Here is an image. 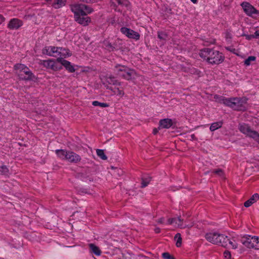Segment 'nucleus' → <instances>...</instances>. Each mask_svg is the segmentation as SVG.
Returning a JSON list of instances; mask_svg holds the SVG:
<instances>
[{
  "mask_svg": "<svg viewBox=\"0 0 259 259\" xmlns=\"http://www.w3.org/2000/svg\"><path fill=\"white\" fill-rule=\"evenodd\" d=\"M90 251L95 254L96 255L99 256L101 255L102 251L100 248L93 243L89 244Z\"/></svg>",
  "mask_w": 259,
  "mask_h": 259,
  "instance_id": "5701e85b",
  "label": "nucleus"
},
{
  "mask_svg": "<svg viewBox=\"0 0 259 259\" xmlns=\"http://www.w3.org/2000/svg\"><path fill=\"white\" fill-rule=\"evenodd\" d=\"M258 1H259V0H258Z\"/></svg>",
  "mask_w": 259,
  "mask_h": 259,
  "instance_id": "680f3d73",
  "label": "nucleus"
},
{
  "mask_svg": "<svg viewBox=\"0 0 259 259\" xmlns=\"http://www.w3.org/2000/svg\"><path fill=\"white\" fill-rule=\"evenodd\" d=\"M157 222L159 224H163L164 222V218H161L157 220Z\"/></svg>",
  "mask_w": 259,
  "mask_h": 259,
  "instance_id": "8fccbe9b",
  "label": "nucleus"
},
{
  "mask_svg": "<svg viewBox=\"0 0 259 259\" xmlns=\"http://www.w3.org/2000/svg\"><path fill=\"white\" fill-rule=\"evenodd\" d=\"M250 138L253 139L259 144V134L257 132L254 131L252 132V135H250Z\"/></svg>",
  "mask_w": 259,
  "mask_h": 259,
  "instance_id": "58836bf2",
  "label": "nucleus"
},
{
  "mask_svg": "<svg viewBox=\"0 0 259 259\" xmlns=\"http://www.w3.org/2000/svg\"><path fill=\"white\" fill-rule=\"evenodd\" d=\"M151 180V177L146 176L142 178V183L141 187L143 188L148 186Z\"/></svg>",
  "mask_w": 259,
  "mask_h": 259,
  "instance_id": "393cba45",
  "label": "nucleus"
},
{
  "mask_svg": "<svg viewBox=\"0 0 259 259\" xmlns=\"http://www.w3.org/2000/svg\"><path fill=\"white\" fill-rule=\"evenodd\" d=\"M49 47H50V54H51V56H56V55H55L54 54L56 53L58 55V51L59 49H58V47H53V46H50Z\"/></svg>",
  "mask_w": 259,
  "mask_h": 259,
  "instance_id": "c9c22d12",
  "label": "nucleus"
},
{
  "mask_svg": "<svg viewBox=\"0 0 259 259\" xmlns=\"http://www.w3.org/2000/svg\"><path fill=\"white\" fill-rule=\"evenodd\" d=\"M118 5L122 7L128 8L130 6L131 3L128 0H115Z\"/></svg>",
  "mask_w": 259,
  "mask_h": 259,
  "instance_id": "7c9ffc66",
  "label": "nucleus"
},
{
  "mask_svg": "<svg viewBox=\"0 0 259 259\" xmlns=\"http://www.w3.org/2000/svg\"><path fill=\"white\" fill-rule=\"evenodd\" d=\"M200 57L209 64L218 65L224 62L223 54L214 49L204 48L200 50Z\"/></svg>",
  "mask_w": 259,
  "mask_h": 259,
  "instance_id": "f257e3e1",
  "label": "nucleus"
},
{
  "mask_svg": "<svg viewBox=\"0 0 259 259\" xmlns=\"http://www.w3.org/2000/svg\"><path fill=\"white\" fill-rule=\"evenodd\" d=\"M56 153L60 158L66 160L68 154V151L63 149H59L56 150Z\"/></svg>",
  "mask_w": 259,
  "mask_h": 259,
  "instance_id": "b1692460",
  "label": "nucleus"
},
{
  "mask_svg": "<svg viewBox=\"0 0 259 259\" xmlns=\"http://www.w3.org/2000/svg\"><path fill=\"white\" fill-rule=\"evenodd\" d=\"M41 64L47 68L51 69L55 71L60 70L62 69V65H60V62L57 59L55 60L53 59L43 60Z\"/></svg>",
  "mask_w": 259,
  "mask_h": 259,
  "instance_id": "0eeeda50",
  "label": "nucleus"
},
{
  "mask_svg": "<svg viewBox=\"0 0 259 259\" xmlns=\"http://www.w3.org/2000/svg\"><path fill=\"white\" fill-rule=\"evenodd\" d=\"M253 244H252V246H254V247H251V248H254L255 249H259V240L258 238L257 237V241L255 242H252Z\"/></svg>",
  "mask_w": 259,
  "mask_h": 259,
  "instance_id": "c03bdc74",
  "label": "nucleus"
},
{
  "mask_svg": "<svg viewBox=\"0 0 259 259\" xmlns=\"http://www.w3.org/2000/svg\"><path fill=\"white\" fill-rule=\"evenodd\" d=\"M97 155L103 160H106L107 157L105 154L104 151L102 149H97L96 150Z\"/></svg>",
  "mask_w": 259,
  "mask_h": 259,
  "instance_id": "2f4dec72",
  "label": "nucleus"
},
{
  "mask_svg": "<svg viewBox=\"0 0 259 259\" xmlns=\"http://www.w3.org/2000/svg\"><path fill=\"white\" fill-rule=\"evenodd\" d=\"M177 219L176 218H170L168 220V223L169 224H172L174 223H175V222L176 221Z\"/></svg>",
  "mask_w": 259,
  "mask_h": 259,
  "instance_id": "49530a36",
  "label": "nucleus"
},
{
  "mask_svg": "<svg viewBox=\"0 0 259 259\" xmlns=\"http://www.w3.org/2000/svg\"><path fill=\"white\" fill-rule=\"evenodd\" d=\"M66 160L71 163H77L81 161V158L80 155L76 153L71 151H68Z\"/></svg>",
  "mask_w": 259,
  "mask_h": 259,
  "instance_id": "2eb2a0df",
  "label": "nucleus"
},
{
  "mask_svg": "<svg viewBox=\"0 0 259 259\" xmlns=\"http://www.w3.org/2000/svg\"><path fill=\"white\" fill-rule=\"evenodd\" d=\"M172 121L171 119L169 118H164L163 119H161L159 121V127L161 128H169L172 125Z\"/></svg>",
  "mask_w": 259,
  "mask_h": 259,
  "instance_id": "aec40b11",
  "label": "nucleus"
},
{
  "mask_svg": "<svg viewBox=\"0 0 259 259\" xmlns=\"http://www.w3.org/2000/svg\"><path fill=\"white\" fill-rule=\"evenodd\" d=\"M200 72V71H198V73H197L198 74Z\"/></svg>",
  "mask_w": 259,
  "mask_h": 259,
  "instance_id": "bf43d9fd",
  "label": "nucleus"
},
{
  "mask_svg": "<svg viewBox=\"0 0 259 259\" xmlns=\"http://www.w3.org/2000/svg\"><path fill=\"white\" fill-rule=\"evenodd\" d=\"M23 25V22L17 18L12 19L8 24V27L10 29H18Z\"/></svg>",
  "mask_w": 259,
  "mask_h": 259,
  "instance_id": "dca6fc26",
  "label": "nucleus"
},
{
  "mask_svg": "<svg viewBox=\"0 0 259 259\" xmlns=\"http://www.w3.org/2000/svg\"><path fill=\"white\" fill-rule=\"evenodd\" d=\"M14 69L20 80L30 81L36 78L32 72L24 64H16L14 66Z\"/></svg>",
  "mask_w": 259,
  "mask_h": 259,
  "instance_id": "f03ea898",
  "label": "nucleus"
},
{
  "mask_svg": "<svg viewBox=\"0 0 259 259\" xmlns=\"http://www.w3.org/2000/svg\"><path fill=\"white\" fill-rule=\"evenodd\" d=\"M258 16H259V14H258Z\"/></svg>",
  "mask_w": 259,
  "mask_h": 259,
  "instance_id": "052dcab7",
  "label": "nucleus"
},
{
  "mask_svg": "<svg viewBox=\"0 0 259 259\" xmlns=\"http://www.w3.org/2000/svg\"><path fill=\"white\" fill-rule=\"evenodd\" d=\"M253 34L254 38H259V30H256Z\"/></svg>",
  "mask_w": 259,
  "mask_h": 259,
  "instance_id": "09e8293b",
  "label": "nucleus"
},
{
  "mask_svg": "<svg viewBox=\"0 0 259 259\" xmlns=\"http://www.w3.org/2000/svg\"><path fill=\"white\" fill-rule=\"evenodd\" d=\"M177 220L175 222V223L178 225V226L181 228H185L186 227H191L192 225L189 226L188 225L184 226L183 224V219H181V217H179L178 218H176Z\"/></svg>",
  "mask_w": 259,
  "mask_h": 259,
  "instance_id": "c85d7f7f",
  "label": "nucleus"
},
{
  "mask_svg": "<svg viewBox=\"0 0 259 259\" xmlns=\"http://www.w3.org/2000/svg\"><path fill=\"white\" fill-rule=\"evenodd\" d=\"M42 53L44 55H47L48 56H51V54H50V47H45L42 50Z\"/></svg>",
  "mask_w": 259,
  "mask_h": 259,
  "instance_id": "79ce46f5",
  "label": "nucleus"
},
{
  "mask_svg": "<svg viewBox=\"0 0 259 259\" xmlns=\"http://www.w3.org/2000/svg\"><path fill=\"white\" fill-rule=\"evenodd\" d=\"M191 1L194 4H196L197 3V0H191Z\"/></svg>",
  "mask_w": 259,
  "mask_h": 259,
  "instance_id": "6e6d98bb",
  "label": "nucleus"
},
{
  "mask_svg": "<svg viewBox=\"0 0 259 259\" xmlns=\"http://www.w3.org/2000/svg\"><path fill=\"white\" fill-rule=\"evenodd\" d=\"M9 169L6 165L0 166V174L2 175L8 176L9 174Z\"/></svg>",
  "mask_w": 259,
  "mask_h": 259,
  "instance_id": "c756f323",
  "label": "nucleus"
},
{
  "mask_svg": "<svg viewBox=\"0 0 259 259\" xmlns=\"http://www.w3.org/2000/svg\"><path fill=\"white\" fill-rule=\"evenodd\" d=\"M239 130L242 133L247 135L249 137H250V135H252V133L254 131L252 130L248 124L246 123L239 124Z\"/></svg>",
  "mask_w": 259,
  "mask_h": 259,
  "instance_id": "a211bd4d",
  "label": "nucleus"
},
{
  "mask_svg": "<svg viewBox=\"0 0 259 259\" xmlns=\"http://www.w3.org/2000/svg\"><path fill=\"white\" fill-rule=\"evenodd\" d=\"M214 98L217 100L218 99V102L220 103H223L235 110H241L243 107L242 102L241 99L238 98H226L224 97L215 95Z\"/></svg>",
  "mask_w": 259,
  "mask_h": 259,
  "instance_id": "7ed1b4c3",
  "label": "nucleus"
},
{
  "mask_svg": "<svg viewBox=\"0 0 259 259\" xmlns=\"http://www.w3.org/2000/svg\"><path fill=\"white\" fill-rule=\"evenodd\" d=\"M49 6L55 9H60L65 6L66 0H45Z\"/></svg>",
  "mask_w": 259,
  "mask_h": 259,
  "instance_id": "f8f14e48",
  "label": "nucleus"
},
{
  "mask_svg": "<svg viewBox=\"0 0 259 259\" xmlns=\"http://www.w3.org/2000/svg\"><path fill=\"white\" fill-rule=\"evenodd\" d=\"M158 129H157V128H154V129H153V134L154 135H156V134L158 133Z\"/></svg>",
  "mask_w": 259,
  "mask_h": 259,
  "instance_id": "5fc2aeb1",
  "label": "nucleus"
},
{
  "mask_svg": "<svg viewBox=\"0 0 259 259\" xmlns=\"http://www.w3.org/2000/svg\"><path fill=\"white\" fill-rule=\"evenodd\" d=\"M94 106H100L101 107H108L109 105L106 103H101L98 101H94L92 103Z\"/></svg>",
  "mask_w": 259,
  "mask_h": 259,
  "instance_id": "473e14b6",
  "label": "nucleus"
},
{
  "mask_svg": "<svg viewBox=\"0 0 259 259\" xmlns=\"http://www.w3.org/2000/svg\"><path fill=\"white\" fill-rule=\"evenodd\" d=\"M82 7H83V12H85L87 14H90L93 11V9L91 7H90L87 5L82 4Z\"/></svg>",
  "mask_w": 259,
  "mask_h": 259,
  "instance_id": "4c0bfd02",
  "label": "nucleus"
},
{
  "mask_svg": "<svg viewBox=\"0 0 259 259\" xmlns=\"http://www.w3.org/2000/svg\"><path fill=\"white\" fill-rule=\"evenodd\" d=\"M162 257L164 259H176L172 255H171L168 252H163L162 254Z\"/></svg>",
  "mask_w": 259,
  "mask_h": 259,
  "instance_id": "a19ab883",
  "label": "nucleus"
},
{
  "mask_svg": "<svg viewBox=\"0 0 259 259\" xmlns=\"http://www.w3.org/2000/svg\"><path fill=\"white\" fill-rule=\"evenodd\" d=\"M102 0H90L89 1V2H90V3H97L98 2H100V1H102Z\"/></svg>",
  "mask_w": 259,
  "mask_h": 259,
  "instance_id": "864d4df0",
  "label": "nucleus"
},
{
  "mask_svg": "<svg viewBox=\"0 0 259 259\" xmlns=\"http://www.w3.org/2000/svg\"><path fill=\"white\" fill-rule=\"evenodd\" d=\"M105 48L109 51V52H113L115 51L118 50L119 48L116 43H113V44L110 42L108 40H104L103 42Z\"/></svg>",
  "mask_w": 259,
  "mask_h": 259,
  "instance_id": "6ab92c4d",
  "label": "nucleus"
},
{
  "mask_svg": "<svg viewBox=\"0 0 259 259\" xmlns=\"http://www.w3.org/2000/svg\"><path fill=\"white\" fill-rule=\"evenodd\" d=\"M256 60V57L255 56H249L244 61V64L246 66H249L251 64V61H254Z\"/></svg>",
  "mask_w": 259,
  "mask_h": 259,
  "instance_id": "72a5a7b5",
  "label": "nucleus"
},
{
  "mask_svg": "<svg viewBox=\"0 0 259 259\" xmlns=\"http://www.w3.org/2000/svg\"><path fill=\"white\" fill-rule=\"evenodd\" d=\"M0 20H1V23L3 22L5 20V17L3 16V15L0 14Z\"/></svg>",
  "mask_w": 259,
  "mask_h": 259,
  "instance_id": "3c124183",
  "label": "nucleus"
},
{
  "mask_svg": "<svg viewBox=\"0 0 259 259\" xmlns=\"http://www.w3.org/2000/svg\"><path fill=\"white\" fill-rule=\"evenodd\" d=\"M258 199L259 194L257 193H255L248 200L244 202V205L246 207H248L253 203L256 202Z\"/></svg>",
  "mask_w": 259,
  "mask_h": 259,
  "instance_id": "412c9836",
  "label": "nucleus"
},
{
  "mask_svg": "<svg viewBox=\"0 0 259 259\" xmlns=\"http://www.w3.org/2000/svg\"><path fill=\"white\" fill-rule=\"evenodd\" d=\"M191 138H192V139H193L195 138V135H194V134H193V135H191Z\"/></svg>",
  "mask_w": 259,
  "mask_h": 259,
  "instance_id": "13d9d810",
  "label": "nucleus"
},
{
  "mask_svg": "<svg viewBox=\"0 0 259 259\" xmlns=\"http://www.w3.org/2000/svg\"><path fill=\"white\" fill-rule=\"evenodd\" d=\"M219 245L225 248L231 247L233 249H236L238 247L237 243L233 238H230L227 236L223 234H219Z\"/></svg>",
  "mask_w": 259,
  "mask_h": 259,
  "instance_id": "39448f33",
  "label": "nucleus"
},
{
  "mask_svg": "<svg viewBox=\"0 0 259 259\" xmlns=\"http://www.w3.org/2000/svg\"><path fill=\"white\" fill-rule=\"evenodd\" d=\"M243 36H244L245 37L246 39L248 40H251L252 38H254L253 34H250V35L244 34V35H243Z\"/></svg>",
  "mask_w": 259,
  "mask_h": 259,
  "instance_id": "a18cd8bd",
  "label": "nucleus"
},
{
  "mask_svg": "<svg viewBox=\"0 0 259 259\" xmlns=\"http://www.w3.org/2000/svg\"><path fill=\"white\" fill-rule=\"evenodd\" d=\"M71 11L74 13V18L87 15L85 12L83 11L82 4H72L70 5Z\"/></svg>",
  "mask_w": 259,
  "mask_h": 259,
  "instance_id": "1a4fd4ad",
  "label": "nucleus"
},
{
  "mask_svg": "<svg viewBox=\"0 0 259 259\" xmlns=\"http://www.w3.org/2000/svg\"><path fill=\"white\" fill-rule=\"evenodd\" d=\"M74 19L76 22L83 26L88 25L91 21V18L87 15L76 17Z\"/></svg>",
  "mask_w": 259,
  "mask_h": 259,
  "instance_id": "f3484780",
  "label": "nucleus"
},
{
  "mask_svg": "<svg viewBox=\"0 0 259 259\" xmlns=\"http://www.w3.org/2000/svg\"><path fill=\"white\" fill-rule=\"evenodd\" d=\"M105 88L107 90H111L114 94L119 96L120 97L123 96L124 95V92L123 91V90L122 88H112V87H110L109 85H106Z\"/></svg>",
  "mask_w": 259,
  "mask_h": 259,
  "instance_id": "4be33fe9",
  "label": "nucleus"
},
{
  "mask_svg": "<svg viewBox=\"0 0 259 259\" xmlns=\"http://www.w3.org/2000/svg\"><path fill=\"white\" fill-rule=\"evenodd\" d=\"M213 173L219 175V176L223 177L224 176V172L222 169L218 168L214 169L212 171Z\"/></svg>",
  "mask_w": 259,
  "mask_h": 259,
  "instance_id": "ea45409f",
  "label": "nucleus"
},
{
  "mask_svg": "<svg viewBox=\"0 0 259 259\" xmlns=\"http://www.w3.org/2000/svg\"><path fill=\"white\" fill-rule=\"evenodd\" d=\"M219 234L217 232H209L207 233L205 235V239L209 242L219 245Z\"/></svg>",
  "mask_w": 259,
  "mask_h": 259,
  "instance_id": "ddd939ff",
  "label": "nucleus"
},
{
  "mask_svg": "<svg viewBox=\"0 0 259 259\" xmlns=\"http://www.w3.org/2000/svg\"><path fill=\"white\" fill-rule=\"evenodd\" d=\"M224 259H231V252L228 250H226L224 252Z\"/></svg>",
  "mask_w": 259,
  "mask_h": 259,
  "instance_id": "37998d69",
  "label": "nucleus"
},
{
  "mask_svg": "<svg viewBox=\"0 0 259 259\" xmlns=\"http://www.w3.org/2000/svg\"><path fill=\"white\" fill-rule=\"evenodd\" d=\"M110 3L111 7L114 8V9L116 10L117 7V5L114 2H112L111 0L110 1Z\"/></svg>",
  "mask_w": 259,
  "mask_h": 259,
  "instance_id": "de8ad7c7",
  "label": "nucleus"
},
{
  "mask_svg": "<svg viewBox=\"0 0 259 259\" xmlns=\"http://www.w3.org/2000/svg\"><path fill=\"white\" fill-rule=\"evenodd\" d=\"M57 60L60 62V65H62V67H63V66H64L69 72L73 73L75 71V69L74 66L71 65L69 61L65 60L61 57L58 58Z\"/></svg>",
  "mask_w": 259,
  "mask_h": 259,
  "instance_id": "9b49d317",
  "label": "nucleus"
},
{
  "mask_svg": "<svg viewBox=\"0 0 259 259\" xmlns=\"http://www.w3.org/2000/svg\"><path fill=\"white\" fill-rule=\"evenodd\" d=\"M113 72L117 76L127 80H131L136 73L134 69L120 64H117L114 66Z\"/></svg>",
  "mask_w": 259,
  "mask_h": 259,
  "instance_id": "20e7f679",
  "label": "nucleus"
},
{
  "mask_svg": "<svg viewBox=\"0 0 259 259\" xmlns=\"http://www.w3.org/2000/svg\"><path fill=\"white\" fill-rule=\"evenodd\" d=\"M157 36L159 39H160L161 40H165L166 39L167 35L166 33L162 32V31H160V32H158Z\"/></svg>",
  "mask_w": 259,
  "mask_h": 259,
  "instance_id": "e433bc0d",
  "label": "nucleus"
},
{
  "mask_svg": "<svg viewBox=\"0 0 259 259\" xmlns=\"http://www.w3.org/2000/svg\"><path fill=\"white\" fill-rule=\"evenodd\" d=\"M58 49H59L58 55L65 57L67 55L69 56V50L68 49L63 48L62 47H58Z\"/></svg>",
  "mask_w": 259,
  "mask_h": 259,
  "instance_id": "a878e982",
  "label": "nucleus"
},
{
  "mask_svg": "<svg viewBox=\"0 0 259 259\" xmlns=\"http://www.w3.org/2000/svg\"><path fill=\"white\" fill-rule=\"evenodd\" d=\"M103 84L105 87L107 85H109V84H112L115 86H120L121 84V82L118 81L115 76L110 75L109 76H106L105 77V80L103 82Z\"/></svg>",
  "mask_w": 259,
  "mask_h": 259,
  "instance_id": "4468645a",
  "label": "nucleus"
},
{
  "mask_svg": "<svg viewBox=\"0 0 259 259\" xmlns=\"http://www.w3.org/2000/svg\"><path fill=\"white\" fill-rule=\"evenodd\" d=\"M240 5L246 15L254 19H257V16L259 14V11L255 8L254 6L246 2H242Z\"/></svg>",
  "mask_w": 259,
  "mask_h": 259,
  "instance_id": "423d86ee",
  "label": "nucleus"
},
{
  "mask_svg": "<svg viewBox=\"0 0 259 259\" xmlns=\"http://www.w3.org/2000/svg\"><path fill=\"white\" fill-rule=\"evenodd\" d=\"M175 239H177V242H176V246L177 247H180L182 245V238L181 237L180 233H177L175 236Z\"/></svg>",
  "mask_w": 259,
  "mask_h": 259,
  "instance_id": "f704fd0d",
  "label": "nucleus"
},
{
  "mask_svg": "<svg viewBox=\"0 0 259 259\" xmlns=\"http://www.w3.org/2000/svg\"><path fill=\"white\" fill-rule=\"evenodd\" d=\"M256 241H257V237L251 236L250 235H245L241 239V243L248 248H251V247H254V246H252V244H253L252 242H255Z\"/></svg>",
  "mask_w": 259,
  "mask_h": 259,
  "instance_id": "9d476101",
  "label": "nucleus"
},
{
  "mask_svg": "<svg viewBox=\"0 0 259 259\" xmlns=\"http://www.w3.org/2000/svg\"><path fill=\"white\" fill-rule=\"evenodd\" d=\"M177 220L175 222V223L178 225V226L181 228H185L186 227H191L192 225L189 226L188 225L184 226L183 224V219H181V217H179L178 218H176Z\"/></svg>",
  "mask_w": 259,
  "mask_h": 259,
  "instance_id": "cd10ccee",
  "label": "nucleus"
},
{
  "mask_svg": "<svg viewBox=\"0 0 259 259\" xmlns=\"http://www.w3.org/2000/svg\"><path fill=\"white\" fill-rule=\"evenodd\" d=\"M227 50H229V51H231V52H233V51H234V50H235V49H233V50H231V49H229L228 48H227Z\"/></svg>",
  "mask_w": 259,
  "mask_h": 259,
  "instance_id": "4d7b16f0",
  "label": "nucleus"
},
{
  "mask_svg": "<svg viewBox=\"0 0 259 259\" xmlns=\"http://www.w3.org/2000/svg\"><path fill=\"white\" fill-rule=\"evenodd\" d=\"M154 231L157 234L159 233L160 232V229L158 227H156L154 229Z\"/></svg>",
  "mask_w": 259,
  "mask_h": 259,
  "instance_id": "603ef678",
  "label": "nucleus"
},
{
  "mask_svg": "<svg viewBox=\"0 0 259 259\" xmlns=\"http://www.w3.org/2000/svg\"><path fill=\"white\" fill-rule=\"evenodd\" d=\"M222 125H223L222 121L213 122L211 124L209 129L211 132H213V131H214L218 130V128L221 127Z\"/></svg>",
  "mask_w": 259,
  "mask_h": 259,
  "instance_id": "bb28decb",
  "label": "nucleus"
},
{
  "mask_svg": "<svg viewBox=\"0 0 259 259\" xmlns=\"http://www.w3.org/2000/svg\"><path fill=\"white\" fill-rule=\"evenodd\" d=\"M121 32L125 35L127 37L138 40L140 39V34L130 28L122 27L120 28Z\"/></svg>",
  "mask_w": 259,
  "mask_h": 259,
  "instance_id": "6e6552de",
  "label": "nucleus"
}]
</instances>
